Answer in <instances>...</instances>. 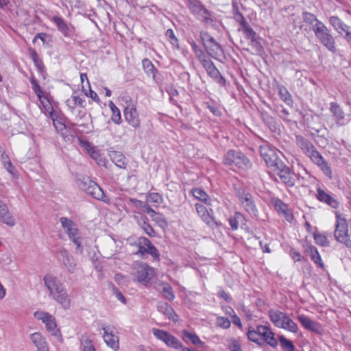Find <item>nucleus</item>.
Segmentation results:
<instances>
[{"label": "nucleus", "mask_w": 351, "mask_h": 351, "mask_svg": "<svg viewBox=\"0 0 351 351\" xmlns=\"http://www.w3.org/2000/svg\"><path fill=\"white\" fill-rule=\"evenodd\" d=\"M154 276V270L145 263L138 264L136 267V278L138 282L147 285Z\"/></svg>", "instance_id": "16"}, {"label": "nucleus", "mask_w": 351, "mask_h": 351, "mask_svg": "<svg viewBox=\"0 0 351 351\" xmlns=\"http://www.w3.org/2000/svg\"><path fill=\"white\" fill-rule=\"evenodd\" d=\"M196 58L198 59V60L200 62L201 64L204 62V61H206L209 58H208V56L204 53V51L199 49V50H197V51L195 52Z\"/></svg>", "instance_id": "57"}, {"label": "nucleus", "mask_w": 351, "mask_h": 351, "mask_svg": "<svg viewBox=\"0 0 351 351\" xmlns=\"http://www.w3.org/2000/svg\"><path fill=\"white\" fill-rule=\"evenodd\" d=\"M123 114L127 123L134 128H138L141 125L138 113L134 105H129L125 108Z\"/></svg>", "instance_id": "18"}, {"label": "nucleus", "mask_w": 351, "mask_h": 351, "mask_svg": "<svg viewBox=\"0 0 351 351\" xmlns=\"http://www.w3.org/2000/svg\"><path fill=\"white\" fill-rule=\"evenodd\" d=\"M330 110L332 114L336 117L338 123L344 119V112L340 108L338 104L335 102H331L330 104Z\"/></svg>", "instance_id": "40"}, {"label": "nucleus", "mask_w": 351, "mask_h": 351, "mask_svg": "<svg viewBox=\"0 0 351 351\" xmlns=\"http://www.w3.org/2000/svg\"><path fill=\"white\" fill-rule=\"evenodd\" d=\"M80 342L83 351H96L93 341L87 335H82Z\"/></svg>", "instance_id": "41"}, {"label": "nucleus", "mask_w": 351, "mask_h": 351, "mask_svg": "<svg viewBox=\"0 0 351 351\" xmlns=\"http://www.w3.org/2000/svg\"><path fill=\"white\" fill-rule=\"evenodd\" d=\"M0 220L10 227L16 224L15 219L9 212L7 205L1 200H0Z\"/></svg>", "instance_id": "21"}, {"label": "nucleus", "mask_w": 351, "mask_h": 351, "mask_svg": "<svg viewBox=\"0 0 351 351\" xmlns=\"http://www.w3.org/2000/svg\"><path fill=\"white\" fill-rule=\"evenodd\" d=\"M71 99H72V102H73V106H71L70 105V103H71V101L70 100H68L66 102H67V105L71 108H74V106H80L81 107H84V102H85V100L82 98H81L80 97L77 96V95H73L71 97Z\"/></svg>", "instance_id": "51"}, {"label": "nucleus", "mask_w": 351, "mask_h": 351, "mask_svg": "<svg viewBox=\"0 0 351 351\" xmlns=\"http://www.w3.org/2000/svg\"><path fill=\"white\" fill-rule=\"evenodd\" d=\"M241 18V28L240 29L245 34V38L250 40L251 45L254 47L256 51H260L262 47L256 39V34L246 22L243 16H239Z\"/></svg>", "instance_id": "15"}, {"label": "nucleus", "mask_w": 351, "mask_h": 351, "mask_svg": "<svg viewBox=\"0 0 351 351\" xmlns=\"http://www.w3.org/2000/svg\"><path fill=\"white\" fill-rule=\"evenodd\" d=\"M1 162L7 171L14 178H18V173L16 168L13 166L11 162L10 158L5 152H2L1 156Z\"/></svg>", "instance_id": "30"}, {"label": "nucleus", "mask_w": 351, "mask_h": 351, "mask_svg": "<svg viewBox=\"0 0 351 351\" xmlns=\"http://www.w3.org/2000/svg\"><path fill=\"white\" fill-rule=\"evenodd\" d=\"M279 94L281 97V99L287 104H289L291 101V96L285 88H280L279 90Z\"/></svg>", "instance_id": "56"}, {"label": "nucleus", "mask_w": 351, "mask_h": 351, "mask_svg": "<svg viewBox=\"0 0 351 351\" xmlns=\"http://www.w3.org/2000/svg\"><path fill=\"white\" fill-rule=\"evenodd\" d=\"M77 184L80 189L88 195H91L93 198L106 203L109 201L102 189L88 177L79 176L77 178Z\"/></svg>", "instance_id": "5"}, {"label": "nucleus", "mask_w": 351, "mask_h": 351, "mask_svg": "<svg viewBox=\"0 0 351 351\" xmlns=\"http://www.w3.org/2000/svg\"><path fill=\"white\" fill-rule=\"evenodd\" d=\"M317 198L320 202H325L334 208H337L339 205L338 202L334 197L320 188L317 189Z\"/></svg>", "instance_id": "29"}, {"label": "nucleus", "mask_w": 351, "mask_h": 351, "mask_svg": "<svg viewBox=\"0 0 351 351\" xmlns=\"http://www.w3.org/2000/svg\"><path fill=\"white\" fill-rule=\"evenodd\" d=\"M260 152L267 165L271 169L278 165V162L282 161L275 151L268 147H261Z\"/></svg>", "instance_id": "19"}, {"label": "nucleus", "mask_w": 351, "mask_h": 351, "mask_svg": "<svg viewBox=\"0 0 351 351\" xmlns=\"http://www.w3.org/2000/svg\"><path fill=\"white\" fill-rule=\"evenodd\" d=\"M182 339L186 343L190 341L193 345L199 347H203L204 344L196 334L190 332L186 330L182 331Z\"/></svg>", "instance_id": "31"}, {"label": "nucleus", "mask_w": 351, "mask_h": 351, "mask_svg": "<svg viewBox=\"0 0 351 351\" xmlns=\"http://www.w3.org/2000/svg\"><path fill=\"white\" fill-rule=\"evenodd\" d=\"M282 214L283 215V216L285 217L287 221L291 222L293 221V215L289 208H287V210H285V212H282Z\"/></svg>", "instance_id": "62"}, {"label": "nucleus", "mask_w": 351, "mask_h": 351, "mask_svg": "<svg viewBox=\"0 0 351 351\" xmlns=\"http://www.w3.org/2000/svg\"><path fill=\"white\" fill-rule=\"evenodd\" d=\"M130 202L136 208H141L143 209V207L145 206V202H143L141 200L131 198L130 199Z\"/></svg>", "instance_id": "61"}, {"label": "nucleus", "mask_w": 351, "mask_h": 351, "mask_svg": "<svg viewBox=\"0 0 351 351\" xmlns=\"http://www.w3.org/2000/svg\"><path fill=\"white\" fill-rule=\"evenodd\" d=\"M43 281L52 298L60 303L64 308H68L70 306V298L58 278L51 274H47L44 276Z\"/></svg>", "instance_id": "2"}, {"label": "nucleus", "mask_w": 351, "mask_h": 351, "mask_svg": "<svg viewBox=\"0 0 351 351\" xmlns=\"http://www.w3.org/2000/svg\"><path fill=\"white\" fill-rule=\"evenodd\" d=\"M334 236L337 241L343 243L348 247H350L351 219L347 220L344 217L337 213Z\"/></svg>", "instance_id": "4"}, {"label": "nucleus", "mask_w": 351, "mask_h": 351, "mask_svg": "<svg viewBox=\"0 0 351 351\" xmlns=\"http://www.w3.org/2000/svg\"><path fill=\"white\" fill-rule=\"evenodd\" d=\"M313 32L318 40L324 47H326L329 51L333 53L335 52L336 48L335 39L330 34V30L323 23L319 24L318 27H316Z\"/></svg>", "instance_id": "9"}, {"label": "nucleus", "mask_w": 351, "mask_h": 351, "mask_svg": "<svg viewBox=\"0 0 351 351\" xmlns=\"http://www.w3.org/2000/svg\"><path fill=\"white\" fill-rule=\"evenodd\" d=\"M109 107L112 111L111 120L117 125L121 124L122 122V119L120 110L112 101L109 102Z\"/></svg>", "instance_id": "39"}, {"label": "nucleus", "mask_w": 351, "mask_h": 351, "mask_svg": "<svg viewBox=\"0 0 351 351\" xmlns=\"http://www.w3.org/2000/svg\"><path fill=\"white\" fill-rule=\"evenodd\" d=\"M234 217H236L237 220L238 221L239 224H245V219L243 214L240 213H235Z\"/></svg>", "instance_id": "64"}, {"label": "nucleus", "mask_w": 351, "mask_h": 351, "mask_svg": "<svg viewBox=\"0 0 351 351\" xmlns=\"http://www.w3.org/2000/svg\"><path fill=\"white\" fill-rule=\"evenodd\" d=\"M279 341L284 351H295V346L293 343L284 336L280 335L279 337Z\"/></svg>", "instance_id": "44"}, {"label": "nucleus", "mask_w": 351, "mask_h": 351, "mask_svg": "<svg viewBox=\"0 0 351 351\" xmlns=\"http://www.w3.org/2000/svg\"><path fill=\"white\" fill-rule=\"evenodd\" d=\"M60 252L63 258L62 262L64 265L66 267L69 272L73 273L76 266L73 257L70 256L67 250L64 248L61 249Z\"/></svg>", "instance_id": "27"}, {"label": "nucleus", "mask_w": 351, "mask_h": 351, "mask_svg": "<svg viewBox=\"0 0 351 351\" xmlns=\"http://www.w3.org/2000/svg\"><path fill=\"white\" fill-rule=\"evenodd\" d=\"M104 333V340L108 346L114 350H117L119 348V337L114 334V328L110 326H103Z\"/></svg>", "instance_id": "17"}, {"label": "nucleus", "mask_w": 351, "mask_h": 351, "mask_svg": "<svg viewBox=\"0 0 351 351\" xmlns=\"http://www.w3.org/2000/svg\"><path fill=\"white\" fill-rule=\"evenodd\" d=\"M142 64L144 71L146 73V74L148 76H151L153 78V80H155L156 75L158 73V71L155 68L152 62L149 60L145 58L143 60Z\"/></svg>", "instance_id": "37"}, {"label": "nucleus", "mask_w": 351, "mask_h": 351, "mask_svg": "<svg viewBox=\"0 0 351 351\" xmlns=\"http://www.w3.org/2000/svg\"><path fill=\"white\" fill-rule=\"evenodd\" d=\"M147 245V254L151 255L155 260H159L160 254L156 247L151 243L150 241Z\"/></svg>", "instance_id": "50"}, {"label": "nucleus", "mask_w": 351, "mask_h": 351, "mask_svg": "<svg viewBox=\"0 0 351 351\" xmlns=\"http://www.w3.org/2000/svg\"><path fill=\"white\" fill-rule=\"evenodd\" d=\"M60 223L64 232L67 234L69 238L77 246V248H81L82 238L80 236L79 230L76 224L71 219L66 217H61Z\"/></svg>", "instance_id": "11"}, {"label": "nucleus", "mask_w": 351, "mask_h": 351, "mask_svg": "<svg viewBox=\"0 0 351 351\" xmlns=\"http://www.w3.org/2000/svg\"><path fill=\"white\" fill-rule=\"evenodd\" d=\"M151 218L153 221H156L160 227H165L167 226V222L165 220L164 216L156 212L154 215H153Z\"/></svg>", "instance_id": "48"}, {"label": "nucleus", "mask_w": 351, "mask_h": 351, "mask_svg": "<svg viewBox=\"0 0 351 351\" xmlns=\"http://www.w3.org/2000/svg\"><path fill=\"white\" fill-rule=\"evenodd\" d=\"M108 156L112 162L120 169L126 168L125 156L121 152L110 151Z\"/></svg>", "instance_id": "26"}, {"label": "nucleus", "mask_w": 351, "mask_h": 351, "mask_svg": "<svg viewBox=\"0 0 351 351\" xmlns=\"http://www.w3.org/2000/svg\"><path fill=\"white\" fill-rule=\"evenodd\" d=\"M147 201L152 203L160 204L163 202V197L158 193H150L147 195Z\"/></svg>", "instance_id": "47"}, {"label": "nucleus", "mask_w": 351, "mask_h": 351, "mask_svg": "<svg viewBox=\"0 0 351 351\" xmlns=\"http://www.w3.org/2000/svg\"><path fill=\"white\" fill-rule=\"evenodd\" d=\"M247 338L251 341L263 346L264 342L272 348L278 346V341L275 338V335L269 326L258 325L256 328L250 327L247 333Z\"/></svg>", "instance_id": "3"}, {"label": "nucleus", "mask_w": 351, "mask_h": 351, "mask_svg": "<svg viewBox=\"0 0 351 351\" xmlns=\"http://www.w3.org/2000/svg\"><path fill=\"white\" fill-rule=\"evenodd\" d=\"M136 246L138 250L134 252V254L138 255L141 258H144L147 254V247L149 243V240L146 237H140L136 241Z\"/></svg>", "instance_id": "32"}, {"label": "nucleus", "mask_w": 351, "mask_h": 351, "mask_svg": "<svg viewBox=\"0 0 351 351\" xmlns=\"http://www.w3.org/2000/svg\"><path fill=\"white\" fill-rule=\"evenodd\" d=\"M166 36L170 39L172 45L178 47V40L171 29H168L166 32Z\"/></svg>", "instance_id": "54"}, {"label": "nucleus", "mask_w": 351, "mask_h": 351, "mask_svg": "<svg viewBox=\"0 0 351 351\" xmlns=\"http://www.w3.org/2000/svg\"><path fill=\"white\" fill-rule=\"evenodd\" d=\"M188 8L196 17L206 24H212L213 19L212 14L200 1L197 0H189Z\"/></svg>", "instance_id": "10"}, {"label": "nucleus", "mask_w": 351, "mask_h": 351, "mask_svg": "<svg viewBox=\"0 0 351 351\" xmlns=\"http://www.w3.org/2000/svg\"><path fill=\"white\" fill-rule=\"evenodd\" d=\"M314 239L315 243L322 246H325L328 245V241L326 237L321 234H315Z\"/></svg>", "instance_id": "55"}, {"label": "nucleus", "mask_w": 351, "mask_h": 351, "mask_svg": "<svg viewBox=\"0 0 351 351\" xmlns=\"http://www.w3.org/2000/svg\"><path fill=\"white\" fill-rule=\"evenodd\" d=\"M138 224L149 237H153L154 235V230L147 222V217H141L138 221Z\"/></svg>", "instance_id": "43"}, {"label": "nucleus", "mask_w": 351, "mask_h": 351, "mask_svg": "<svg viewBox=\"0 0 351 351\" xmlns=\"http://www.w3.org/2000/svg\"><path fill=\"white\" fill-rule=\"evenodd\" d=\"M329 23L333 28L341 36L346 35L351 29L350 27L345 24L338 16H332L329 18Z\"/></svg>", "instance_id": "22"}, {"label": "nucleus", "mask_w": 351, "mask_h": 351, "mask_svg": "<svg viewBox=\"0 0 351 351\" xmlns=\"http://www.w3.org/2000/svg\"><path fill=\"white\" fill-rule=\"evenodd\" d=\"M200 38L207 53L210 56L216 60H219L223 56V51L221 46L208 33L202 32Z\"/></svg>", "instance_id": "8"}, {"label": "nucleus", "mask_w": 351, "mask_h": 351, "mask_svg": "<svg viewBox=\"0 0 351 351\" xmlns=\"http://www.w3.org/2000/svg\"><path fill=\"white\" fill-rule=\"evenodd\" d=\"M29 54L32 60H33L35 66L38 70H42L44 67L42 60L38 58V53L34 49L29 48L28 49Z\"/></svg>", "instance_id": "45"}, {"label": "nucleus", "mask_w": 351, "mask_h": 351, "mask_svg": "<svg viewBox=\"0 0 351 351\" xmlns=\"http://www.w3.org/2000/svg\"><path fill=\"white\" fill-rule=\"evenodd\" d=\"M308 254H310L311 260L317 265H318L322 268H324V265L322 262L321 256L318 252L317 249L313 245L309 246L307 250Z\"/></svg>", "instance_id": "38"}, {"label": "nucleus", "mask_w": 351, "mask_h": 351, "mask_svg": "<svg viewBox=\"0 0 351 351\" xmlns=\"http://www.w3.org/2000/svg\"><path fill=\"white\" fill-rule=\"evenodd\" d=\"M298 320L306 329L315 332H319L320 329L319 324L317 322L311 320L306 315H299L298 316Z\"/></svg>", "instance_id": "24"}, {"label": "nucleus", "mask_w": 351, "mask_h": 351, "mask_svg": "<svg viewBox=\"0 0 351 351\" xmlns=\"http://www.w3.org/2000/svg\"><path fill=\"white\" fill-rule=\"evenodd\" d=\"M216 324L218 326L227 329L230 326V321L225 317L219 316L217 317Z\"/></svg>", "instance_id": "49"}, {"label": "nucleus", "mask_w": 351, "mask_h": 351, "mask_svg": "<svg viewBox=\"0 0 351 351\" xmlns=\"http://www.w3.org/2000/svg\"><path fill=\"white\" fill-rule=\"evenodd\" d=\"M158 311L167 316V317L173 322L178 320V315L173 308L167 302H160L157 306Z\"/></svg>", "instance_id": "25"}, {"label": "nucleus", "mask_w": 351, "mask_h": 351, "mask_svg": "<svg viewBox=\"0 0 351 351\" xmlns=\"http://www.w3.org/2000/svg\"><path fill=\"white\" fill-rule=\"evenodd\" d=\"M271 170L279 176L281 181L286 185L293 186L295 184L293 173L291 172L290 169L282 161L278 162V165Z\"/></svg>", "instance_id": "13"}, {"label": "nucleus", "mask_w": 351, "mask_h": 351, "mask_svg": "<svg viewBox=\"0 0 351 351\" xmlns=\"http://www.w3.org/2000/svg\"><path fill=\"white\" fill-rule=\"evenodd\" d=\"M275 207H276V209L280 212V213H282V212H285V210H287V209L288 208V206L285 204H284L281 200L280 199H278L275 202Z\"/></svg>", "instance_id": "59"}, {"label": "nucleus", "mask_w": 351, "mask_h": 351, "mask_svg": "<svg viewBox=\"0 0 351 351\" xmlns=\"http://www.w3.org/2000/svg\"><path fill=\"white\" fill-rule=\"evenodd\" d=\"M52 21L56 25L58 30L60 31L65 36L69 35L70 29L61 17L55 16L52 18Z\"/></svg>", "instance_id": "36"}, {"label": "nucleus", "mask_w": 351, "mask_h": 351, "mask_svg": "<svg viewBox=\"0 0 351 351\" xmlns=\"http://www.w3.org/2000/svg\"><path fill=\"white\" fill-rule=\"evenodd\" d=\"M30 339L37 348V351H49L46 339L39 332H34L30 335Z\"/></svg>", "instance_id": "23"}, {"label": "nucleus", "mask_w": 351, "mask_h": 351, "mask_svg": "<svg viewBox=\"0 0 351 351\" xmlns=\"http://www.w3.org/2000/svg\"><path fill=\"white\" fill-rule=\"evenodd\" d=\"M202 65L205 69L210 77L214 78L218 76L219 71L210 59L207 60L206 61H204Z\"/></svg>", "instance_id": "35"}, {"label": "nucleus", "mask_w": 351, "mask_h": 351, "mask_svg": "<svg viewBox=\"0 0 351 351\" xmlns=\"http://www.w3.org/2000/svg\"><path fill=\"white\" fill-rule=\"evenodd\" d=\"M34 317L38 320H41L46 326L47 330L54 331L57 325L55 317L49 313L43 311H36Z\"/></svg>", "instance_id": "20"}, {"label": "nucleus", "mask_w": 351, "mask_h": 351, "mask_svg": "<svg viewBox=\"0 0 351 351\" xmlns=\"http://www.w3.org/2000/svg\"><path fill=\"white\" fill-rule=\"evenodd\" d=\"M53 124L55 128L58 132H62L64 130L66 129V125L61 121L58 120H55L53 119Z\"/></svg>", "instance_id": "60"}, {"label": "nucleus", "mask_w": 351, "mask_h": 351, "mask_svg": "<svg viewBox=\"0 0 351 351\" xmlns=\"http://www.w3.org/2000/svg\"><path fill=\"white\" fill-rule=\"evenodd\" d=\"M295 138L296 144L302 152L309 157L311 161L317 165L327 177L332 178V173L330 167L315 146L302 136L298 135Z\"/></svg>", "instance_id": "1"}, {"label": "nucleus", "mask_w": 351, "mask_h": 351, "mask_svg": "<svg viewBox=\"0 0 351 351\" xmlns=\"http://www.w3.org/2000/svg\"><path fill=\"white\" fill-rule=\"evenodd\" d=\"M223 163L233 170L246 171L251 168L252 163L246 156L239 151L229 150L224 156Z\"/></svg>", "instance_id": "6"}, {"label": "nucleus", "mask_w": 351, "mask_h": 351, "mask_svg": "<svg viewBox=\"0 0 351 351\" xmlns=\"http://www.w3.org/2000/svg\"><path fill=\"white\" fill-rule=\"evenodd\" d=\"M161 287V291L164 293L165 297L169 301L173 300L175 298V295L173 293L172 287L167 283L162 284Z\"/></svg>", "instance_id": "46"}, {"label": "nucleus", "mask_w": 351, "mask_h": 351, "mask_svg": "<svg viewBox=\"0 0 351 351\" xmlns=\"http://www.w3.org/2000/svg\"><path fill=\"white\" fill-rule=\"evenodd\" d=\"M191 193L197 199L204 202L206 204L210 206L211 199L207 195V193L199 188H193L191 189Z\"/></svg>", "instance_id": "34"}, {"label": "nucleus", "mask_w": 351, "mask_h": 351, "mask_svg": "<svg viewBox=\"0 0 351 351\" xmlns=\"http://www.w3.org/2000/svg\"><path fill=\"white\" fill-rule=\"evenodd\" d=\"M303 21L306 24L308 25L310 29L313 31H314L316 27H318L319 24L322 23L314 14L309 12L303 13Z\"/></svg>", "instance_id": "33"}, {"label": "nucleus", "mask_w": 351, "mask_h": 351, "mask_svg": "<svg viewBox=\"0 0 351 351\" xmlns=\"http://www.w3.org/2000/svg\"><path fill=\"white\" fill-rule=\"evenodd\" d=\"M195 207L199 217L208 226L214 228L220 226V223L217 222L213 216V209L210 208V210H208L204 205L200 203L195 204Z\"/></svg>", "instance_id": "14"}, {"label": "nucleus", "mask_w": 351, "mask_h": 351, "mask_svg": "<svg viewBox=\"0 0 351 351\" xmlns=\"http://www.w3.org/2000/svg\"><path fill=\"white\" fill-rule=\"evenodd\" d=\"M228 348L231 351H242L241 346L236 339H231Z\"/></svg>", "instance_id": "58"}, {"label": "nucleus", "mask_w": 351, "mask_h": 351, "mask_svg": "<svg viewBox=\"0 0 351 351\" xmlns=\"http://www.w3.org/2000/svg\"><path fill=\"white\" fill-rule=\"evenodd\" d=\"M30 83L32 86V89L34 90V91L36 93V95H37V97L39 99H41V97L43 95V93L39 84L36 82V79L34 77H32L30 79Z\"/></svg>", "instance_id": "52"}, {"label": "nucleus", "mask_w": 351, "mask_h": 351, "mask_svg": "<svg viewBox=\"0 0 351 351\" xmlns=\"http://www.w3.org/2000/svg\"><path fill=\"white\" fill-rule=\"evenodd\" d=\"M280 328H283L293 333H296L298 330V325L288 315L285 318L282 326H281Z\"/></svg>", "instance_id": "42"}, {"label": "nucleus", "mask_w": 351, "mask_h": 351, "mask_svg": "<svg viewBox=\"0 0 351 351\" xmlns=\"http://www.w3.org/2000/svg\"><path fill=\"white\" fill-rule=\"evenodd\" d=\"M229 224L234 230H237L239 226L235 217L229 219Z\"/></svg>", "instance_id": "63"}, {"label": "nucleus", "mask_w": 351, "mask_h": 351, "mask_svg": "<svg viewBox=\"0 0 351 351\" xmlns=\"http://www.w3.org/2000/svg\"><path fill=\"white\" fill-rule=\"evenodd\" d=\"M287 315V313L280 311L270 310L269 311L270 320L278 328L282 326V324Z\"/></svg>", "instance_id": "28"}, {"label": "nucleus", "mask_w": 351, "mask_h": 351, "mask_svg": "<svg viewBox=\"0 0 351 351\" xmlns=\"http://www.w3.org/2000/svg\"><path fill=\"white\" fill-rule=\"evenodd\" d=\"M152 331L156 339L164 342L168 347L176 350L182 347L180 341L169 332L155 328H152Z\"/></svg>", "instance_id": "12"}, {"label": "nucleus", "mask_w": 351, "mask_h": 351, "mask_svg": "<svg viewBox=\"0 0 351 351\" xmlns=\"http://www.w3.org/2000/svg\"><path fill=\"white\" fill-rule=\"evenodd\" d=\"M91 157L97 161V164L99 165H103L106 167V164L107 162V160L105 158H102L100 154L97 152H93L91 154Z\"/></svg>", "instance_id": "53"}, {"label": "nucleus", "mask_w": 351, "mask_h": 351, "mask_svg": "<svg viewBox=\"0 0 351 351\" xmlns=\"http://www.w3.org/2000/svg\"><path fill=\"white\" fill-rule=\"evenodd\" d=\"M234 191L239 203L252 217L258 215V209L254 203L253 196L245 188L241 186H234Z\"/></svg>", "instance_id": "7"}]
</instances>
